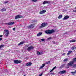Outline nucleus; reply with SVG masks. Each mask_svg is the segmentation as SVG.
Instances as JSON below:
<instances>
[{
    "label": "nucleus",
    "mask_w": 76,
    "mask_h": 76,
    "mask_svg": "<svg viewBox=\"0 0 76 76\" xmlns=\"http://www.w3.org/2000/svg\"><path fill=\"white\" fill-rule=\"evenodd\" d=\"M75 62H76V58H74L73 60L68 63V65L66 66V68H69V66L72 67V66H73V64H74Z\"/></svg>",
    "instance_id": "f257e3e1"
},
{
    "label": "nucleus",
    "mask_w": 76,
    "mask_h": 76,
    "mask_svg": "<svg viewBox=\"0 0 76 76\" xmlns=\"http://www.w3.org/2000/svg\"><path fill=\"white\" fill-rule=\"evenodd\" d=\"M54 32V30L52 29L46 30L45 31V32L46 34H51Z\"/></svg>",
    "instance_id": "f03ea898"
},
{
    "label": "nucleus",
    "mask_w": 76,
    "mask_h": 76,
    "mask_svg": "<svg viewBox=\"0 0 76 76\" xmlns=\"http://www.w3.org/2000/svg\"><path fill=\"white\" fill-rule=\"evenodd\" d=\"M50 63V61H48V62H46L45 64H43L41 66H40V68L39 69L40 70V69H42L43 67L45 66V64H49Z\"/></svg>",
    "instance_id": "7ed1b4c3"
},
{
    "label": "nucleus",
    "mask_w": 76,
    "mask_h": 76,
    "mask_svg": "<svg viewBox=\"0 0 76 76\" xmlns=\"http://www.w3.org/2000/svg\"><path fill=\"white\" fill-rule=\"evenodd\" d=\"M14 61L15 64H18V63H22V60H15Z\"/></svg>",
    "instance_id": "20e7f679"
},
{
    "label": "nucleus",
    "mask_w": 76,
    "mask_h": 76,
    "mask_svg": "<svg viewBox=\"0 0 76 76\" xmlns=\"http://www.w3.org/2000/svg\"><path fill=\"white\" fill-rule=\"evenodd\" d=\"M4 31L5 32V35H6V36H8L9 34V31L7 30H4Z\"/></svg>",
    "instance_id": "39448f33"
},
{
    "label": "nucleus",
    "mask_w": 76,
    "mask_h": 76,
    "mask_svg": "<svg viewBox=\"0 0 76 76\" xmlns=\"http://www.w3.org/2000/svg\"><path fill=\"white\" fill-rule=\"evenodd\" d=\"M47 23H43L41 24V26H40V28H41L42 27H45L47 26Z\"/></svg>",
    "instance_id": "423d86ee"
},
{
    "label": "nucleus",
    "mask_w": 76,
    "mask_h": 76,
    "mask_svg": "<svg viewBox=\"0 0 76 76\" xmlns=\"http://www.w3.org/2000/svg\"><path fill=\"white\" fill-rule=\"evenodd\" d=\"M45 12H46V10H44L40 12L39 13L40 14V15H42V14H44V13H45Z\"/></svg>",
    "instance_id": "0eeeda50"
},
{
    "label": "nucleus",
    "mask_w": 76,
    "mask_h": 76,
    "mask_svg": "<svg viewBox=\"0 0 76 76\" xmlns=\"http://www.w3.org/2000/svg\"><path fill=\"white\" fill-rule=\"evenodd\" d=\"M34 48L33 46H30L27 48V50L28 51H31V50L33 49Z\"/></svg>",
    "instance_id": "6e6552de"
},
{
    "label": "nucleus",
    "mask_w": 76,
    "mask_h": 76,
    "mask_svg": "<svg viewBox=\"0 0 76 76\" xmlns=\"http://www.w3.org/2000/svg\"><path fill=\"white\" fill-rule=\"evenodd\" d=\"M50 3H51V2L50 1H45L43 2V4H50Z\"/></svg>",
    "instance_id": "1a4fd4ad"
},
{
    "label": "nucleus",
    "mask_w": 76,
    "mask_h": 76,
    "mask_svg": "<svg viewBox=\"0 0 76 76\" xmlns=\"http://www.w3.org/2000/svg\"><path fill=\"white\" fill-rule=\"evenodd\" d=\"M69 18V17L68 15L65 16L64 17L63 19V20H66V19H68Z\"/></svg>",
    "instance_id": "9d476101"
},
{
    "label": "nucleus",
    "mask_w": 76,
    "mask_h": 76,
    "mask_svg": "<svg viewBox=\"0 0 76 76\" xmlns=\"http://www.w3.org/2000/svg\"><path fill=\"white\" fill-rule=\"evenodd\" d=\"M22 16L20 15H17L15 17V19H19V18H22Z\"/></svg>",
    "instance_id": "9b49d317"
},
{
    "label": "nucleus",
    "mask_w": 76,
    "mask_h": 76,
    "mask_svg": "<svg viewBox=\"0 0 76 76\" xmlns=\"http://www.w3.org/2000/svg\"><path fill=\"white\" fill-rule=\"evenodd\" d=\"M13 24H15V22H12L7 23V24L9 25H13Z\"/></svg>",
    "instance_id": "f8f14e48"
},
{
    "label": "nucleus",
    "mask_w": 76,
    "mask_h": 76,
    "mask_svg": "<svg viewBox=\"0 0 76 76\" xmlns=\"http://www.w3.org/2000/svg\"><path fill=\"white\" fill-rule=\"evenodd\" d=\"M26 65L27 66H31L32 65V63L31 62L28 63H26Z\"/></svg>",
    "instance_id": "ddd939ff"
},
{
    "label": "nucleus",
    "mask_w": 76,
    "mask_h": 76,
    "mask_svg": "<svg viewBox=\"0 0 76 76\" xmlns=\"http://www.w3.org/2000/svg\"><path fill=\"white\" fill-rule=\"evenodd\" d=\"M66 72V71L65 70H63L59 72V73L60 74H63V73H65Z\"/></svg>",
    "instance_id": "4468645a"
},
{
    "label": "nucleus",
    "mask_w": 76,
    "mask_h": 76,
    "mask_svg": "<svg viewBox=\"0 0 76 76\" xmlns=\"http://www.w3.org/2000/svg\"><path fill=\"white\" fill-rule=\"evenodd\" d=\"M34 27V24H31L28 27V28H33Z\"/></svg>",
    "instance_id": "2eb2a0df"
},
{
    "label": "nucleus",
    "mask_w": 76,
    "mask_h": 76,
    "mask_svg": "<svg viewBox=\"0 0 76 76\" xmlns=\"http://www.w3.org/2000/svg\"><path fill=\"white\" fill-rule=\"evenodd\" d=\"M42 34V32H39L37 34V37H39V36H41V35Z\"/></svg>",
    "instance_id": "dca6fc26"
},
{
    "label": "nucleus",
    "mask_w": 76,
    "mask_h": 76,
    "mask_svg": "<svg viewBox=\"0 0 76 76\" xmlns=\"http://www.w3.org/2000/svg\"><path fill=\"white\" fill-rule=\"evenodd\" d=\"M1 12H5L6 11V8H3L1 10Z\"/></svg>",
    "instance_id": "f3484780"
},
{
    "label": "nucleus",
    "mask_w": 76,
    "mask_h": 76,
    "mask_svg": "<svg viewBox=\"0 0 76 76\" xmlns=\"http://www.w3.org/2000/svg\"><path fill=\"white\" fill-rule=\"evenodd\" d=\"M72 67L73 68H76V64H74L72 66Z\"/></svg>",
    "instance_id": "a211bd4d"
},
{
    "label": "nucleus",
    "mask_w": 76,
    "mask_h": 76,
    "mask_svg": "<svg viewBox=\"0 0 76 76\" xmlns=\"http://www.w3.org/2000/svg\"><path fill=\"white\" fill-rule=\"evenodd\" d=\"M4 46V45H0V50L1 49V48H2V47H3Z\"/></svg>",
    "instance_id": "6ab92c4d"
},
{
    "label": "nucleus",
    "mask_w": 76,
    "mask_h": 76,
    "mask_svg": "<svg viewBox=\"0 0 76 76\" xmlns=\"http://www.w3.org/2000/svg\"><path fill=\"white\" fill-rule=\"evenodd\" d=\"M23 43H24V42H21L19 44H18V45H21L22 44H23Z\"/></svg>",
    "instance_id": "aec40b11"
},
{
    "label": "nucleus",
    "mask_w": 76,
    "mask_h": 76,
    "mask_svg": "<svg viewBox=\"0 0 76 76\" xmlns=\"http://www.w3.org/2000/svg\"><path fill=\"white\" fill-rule=\"evenodd\" d=\"M72 51L71 50L69 51L67 53L68 55H69V54H71V53H72Z\"/></svg>",
    "instance_id": "412c9836"
},
{
    "label": "nucleus",
    "mask_w": 76,
    "mask_h": 76,
    "mask_svg": "<svg viewBox=\"0 0 76 76\" xmlns=\"http://www.w3.org/2000/svg\"><path fill=\"white\" fill-rule=\"evenodd\" d=\"M67 61H68V59H65L63 61V62H66Z\"/></svg>",
    "instance_id": "4be33fe9"
},
{
    "label": "nucleus",
    "mask_w": 76,
    "mask_h": 76,
    "mask_svg": "<svg viewBox=\"0 0 76 76\" xmlns=\"http://www.w3.org/2000/svg\"><path fill=\"white\" fill-rule=\"evenodd\" d=\"M37 55H41V53H40V52H37Z\"/></svg>",
    "instance_id": "5701e85b"
},
{
    "label": "nucleus",
    "mask_w": 76,
    "mask_h": 76,
    "mask_svg": "<svg viewBox=\"0 0 76 76\" xmlns=\"http://www.w3.org/2000/svg\"><path fill=\"white\" fill-rule=\"evenodd\" d=\"M62 18V15H60L58 17V19H61Z\"/></svg>",
    "instance_id": "b1692460"
},
{
    "label": "nucleus",
    "mask_w": 76,
    "mask_h": 76,
    "mask_svg": "<svg viewBox=\"0 0 76 76\" xmlns=\"http://www.w3.org/2000/svg\"><path fill=\"white\" fill-rule=\"evenodd\" d=\"M56 67H54L50 71V72H53V70H54L55 69H56Z\"/></svg>",
    "instance_id": "393cba45"
},
{
    "label": "nucleus",
    "mask_w": 76,
    "mask_h": 76,
    "mask_svg": "<svg viewBox=\"0 0 76 76\" xmlns=\"http://www.w3.org/2000/svg\"><path fill=\"white\" fill-rule=\"evenodd\" d=\"M71 73L72 74V75H75V71H74V72H71Z\"/></svg>",
    "instance_id": "a878e982"
},
{
    "label": "nucleus",
    "mask_w": 76,
    "mask_h": 76,
    "mask_svg": "<svg viewBox=\"0 0 76 76\" xmlns=\"http://www.w3.org/2000/svg\"><path fill=\"white\" fill-rule=\"evenodd\" d=\"M70 42H76V40H71Z\"/></svg>",
    "instance_id": "bb28decb"
},
{
    "label": "nucleus",
    "mask_w": 76,
    "mask_h": 76,
    "mask_svg": "<svg viewBox=\"0 0 76 76\" xmlns=\"http://www.w3.org/2000/svg\"><path fill=\"white\" fill-rule=\"evenodd\" d=\"M75 48H76V47H73L71 48L72 50H74V49H75Z\"/></svg>",
    "instance_id": "cd10ccee"
},
{
    "label": "nucleus",
    "mask_w": 76,
    "mask_h": 76,
    "mask_svg": "<svg viewBox=\"0 0 76 76\" xmlns=\"http://www.w3.org/2000/svg\"><path fill=\"white\" fill-rule=\"evenodd\" d=\"M52 39V38L49 37L47 39V40H50V39Z\"/></svg>",
    "instance_id": "c85d7f7f"
},
{
    "label": "nucleus",
    "mask_w": 76,
    "mask_h": 76,
    "mask_svg": "<svg viewBox=\"0 0 76 76\" xmlns=\"http://www.w3.org/2000/svg\"><path fill=\"white\" fill-rule=\"evenodd\" d=\"M64 66H65V64H64L62 65H61V68H62L63 67H64Z\"/></svg>",
    "instance_id": "c756f323"
},
{
    "label": "nucleus",
    "mask_w": 76,
    "mask_h": 76,
    "mask_svg": "<svg viewBox=\"0 0 76 76\" xmlns=\"http://www.w3.org/2000/svg\"><path fill=\"white\" fill-rule=\"evenodd\" d=\"M41 41H45V39H41Z\"/></svg>",
    "instance_id": "7c9ffc66"
},
{
    "label": "nucleus",
    "mask_w": 76,
    "mask_h": 76,
    "mask_svg": "<svg viewBox=\"0 0 76 76\" xmlns=\"http://www.w3.org/2000/svg\"><path fill=\"white\" fill-rule=\"evenodd\" d=\"M32 1L33 2H36V1H37V0H32Z\"/></svg>",
    "instance_id": "2f4dec72"
},
{
    "label": "nucleus",
    "mask_w": 76,
    "mask_h": 76,
    "mask_svg": "<svg viewBox=\"0 0 76 76\" xmlns=\"http://www.w3.org/2000/svg\"><path fill=\"white\" fill-rule=\"evenodd\" d=\"M43 74V73H41V74L39 75V76H41L42 75V74Z\"/></svg>",
    "instance_id": "473e14b6"
},
{
    "label": "nucleus",
    "mask_w": 76,
    "mask_h": 76,
    "mask_svg": "<svg viewBox=\"0 0 76 76\" xmlns=\"http://www.w3.org/2000/svg\"><path fill=\"white\" fill-rule=\"evenodd\" d=\"M13 31H15V30H16V28H13Z\"/></svg>",
    "instance_id": "72a5a7b5"
},
{
    "label": "nucleus",
    "mask_w": 76,
    "mask_h": 76,
    "mask_svg": "<svg viewBox=\"0 0 76 76\" xmlns=\"http://www.w3.org/2000/svg\"><path fill=\"white\" fill-rule=\"evenodd\" d=\"M29 58L28 57H26L25 58V59L26 60H27V59H28Z\"/></svg>",
    "instance_id": "f704fd0d"
},
{
    "label": "nucleus",
    "mask_w": 76,
    "mask_h": 76,
    "mask_svg": "<svg viewBox=\"0 0 76 76\" xmlns=\"http://www.w3.org/2000/svg\"><path fill=\"white\" fill-rule=\"evenodd\" d=\"M37 20H35L34 21H33V22H37Z\"/></svg>",
    "instance_id": "c9c22d12"
},
{
    "label": "nucleus",
    "mask_w": 76,
    "mask_h": 76,
    "mask_svg": "<svg viewBox=\"0 0 76 76\" xmlns=\"http://www.w3.org/2000/svg\"><path fill=\"white\" fill-rule=\"evenodd\" d=\"M50 75H54V73H50Z\"/></svg>",
    "instance_id": "e433bc0d"
},
{
    "label": "nucleus",
    "mask_w": 76,
    "mask_h": 76,
    "mask_svg": "<svg viewBox=\"0 0 76 76\" xmlns=\"http://www.w3.org/2000/svg\"><path fill=\"white\" fill-rule=\"evenodd\" d=\"M73 12H76V10H73Z\"/></svg>",
    "instance_id": "4c0bfd02"
},
{
    "label": "nucleus",
    "mask_w": 76,
    "mask_h": 76,
    "mask_svg": "<svg viewBox=\"0 0 76 76\" xmlns=\"http://www.w3.org/2000/svg\"><path fill=\"white\" fill-rule=\"evenodd\" d=\"M26 46V47H28L29 46V45H27Z\"/></svg>",
    "instance_id": "58836bf2"
},
{
    "label": "nucleus",
    "mask_w": 76,
    "mask_h": 76,
    "mask_svg": "<svg viewBox=\"0 0 76 76\" xmlns=\"http://www.w3.org/2000/svg\"><path fill=\"white\" fill-rule=\"evenodd\" d=\"M2 40V38H0V41H1Z\"/></svg>",
    "instance_id": "ea45409f"
},
{
    "label": "nucleus",
    "mask_w": 76,
    "mask_h": 76,
    "mask_svg": "<svg viewBox=\"0 0 76 76\" xmlns=\"http://www.w3.org/2000/svg\"><path fill=\"white\" fill-rule=\"evenodd\" d=\"M53 44H56V43L54 42H53Z\"/></svg>",
    "instance_id": "a19ab883"
},
{
    "label": "nucleus",
    "mask_w": 76,
    "mask_h": 76,
    "mask_svg": "<svg viewBox=\"0 0 76 76\" xmlns=\"http://www.w3.org/2000/svg\"><path fill=\"white\" fill-rule=\"evenodd\" d=\"M3 37V35H0V37Z\"/></svg>",
    "instance_id": "79ce46f5"
},
{
    "label": "nucleus",
    "mask_w": 76,
    "mask_h": 76,
    "mask_svg": "<svg viewBox=\"0 0 76 76\" xmlns=\"http://www.w3.org/2000/svg\"><path fill=\"white\" fill-rule=\"evenodd\" d=\"M65 55V53H63L62 55Z\"/></svg>",
    "instance_id": "37998d69"
},
{
    "label": "nucleus",
    "mask_w": 76,
    "mask_h": 76,
    "mask_svg": "<svg viewBox=\"0 0 76 76\" xmlns=\"http://www.w3.org/2000/svg\"><path fill=\"white\" fill-rule=\"evenodd\" d=\"M75 73H76V70L75 71Z\"/></svg>",
    "instance_id": "c03bdc74"
},
{
    "label": "nucleus",
    "mask_w": 76,
    "mask_h": 76,
    "mask_svg": "<svg viewBox=\"0 0 76 76\" xmlns=\"http://www.w3.org/2000/svg\"><path fill=\"white\" fill-rule=\"evenodd\" d=\"M7 3V2H5V3Z\"/></svg>",
    "instance_id": "a18cd8bd"
}]
</instances>
